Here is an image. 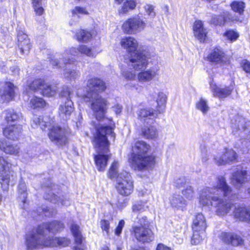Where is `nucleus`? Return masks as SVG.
Listing matches in <instances>:
<instances>
[{
	"instance_id": "1",
	"label": "nucleus",
	"mask_w": 250,
	"mask_h": 250,
	"mask_svg": "<svg viewBox=\"0 0 250 250\" xmlns=\"http://www.w3.org/2000/svg\"><path fill=\"white\" fill-rule=\"evenodd\" d=\"M87 87V92L83 98L92 110L93 116L98 121L106 120L109 123V120H112L105 118L109 103L106 99L99 94L106 88L105 82L99 78H93L88 80Z\"/></svg>"
},
{
	"instance_id": "2",
	"label": "nucleus",
	"mask_w": 250,
	"mask_h": 250,
	"mask_svg": "<svg viewBox=\"0 0 250 250\" xmlns=\"http://www.w3.org/2000/svg\"><path fill=\"white\" fill-rule=\"evenodd\" d=\"M109 121L108 125H102L97 129L96 135L93 140L94 146L97 153V155H95L94 160L99 171L104 170L110 158V155L108 154L109 143L106 136H110L113 140L115 138V134L111 126L112 121Z\"/></svg>"
},
{
	"instance_id": "3",
	"label": "nucleus",
	"mask_w": 250,
	"mask_h": 250,
	"mask_svg": "<svg viewBox=\"0 0 250 250\" xmlns=\"http://www.w3.org/2000/svg\"><path fill=\"white\" fill-rule=\"evenodd\" d=\"M150 146L145 142L138 141L132 147L130 162L135 169L142 170L154 165V157L147 154Z\"/></svg>"
},
{
	"instance_id": "4",
	"label": "nucleus",
	"mask_w": 250,
	"mask_h": 250,
	"mask_svg": "<svg viewBox=\"0 0 250 250\" xmlns=\"http://www.w3.org/2000/svg\"><path fill=\"white\" fill-rule=\"evenodd\" d=\"M212 189L204 188L200 192L199 200L203 206H211L216 208V213L219 216H224L230 210L233 205L229 202L219 198L217 196H212Z\"/></svg>"
},
{
	"instance_id": "5",
	"label": "nucleus",
	"mask_w": 250,
	"mask_h": 250,
	"mask_svg": "<svg viewBox=\"0 0 250 250\" xmlns=\"http://www.w3.org/2000/svg\"><path fill=\"white\" fill-rule=\"evenodd\" d=\"M71 243L69 239L65 237H48L46 239L36 237L32 235L26 238L25 245L28 250L43 248L65 247Z\"/></svg>"
},
{
	"instance_id": "6",
	"label": "nucleus",
	"mask_w": 250,
	"mask_h": 250,
	"mask_svg": "<svg viewBox=\"0 0 250 250\" xmlns=\"http://www.w3.org/2000/svg\"><path fill=\"white\" fill-rule=\"evenodd\" d=\"M79 52L92 58L95 57L98 54L92 48L83 44L80 45L77 49L71 48L69 50H66L63 54H56L50 62L54 66L62 67L63 64L74 62L75 59L72 56H77Z\"/></svg>"
},
{
	"instance_id": "7",
	"label": "nucleus",
	"mask_w": 250,
	"mask_h": 250,
	"mask_svg": "<svg viewBox=\"0 0 250 250\" xmlns=\"http://www.w3.org/2000/svg\"><path fill=\"white\" fill-rule=\"evenodd\" d=\"M146 23L141 14L135 15L125 20L122 26L123 32L132 35L141 32L146 27Z\"/></svg>"
},
{
	"instance_id": "8",
	"label": "nucleus",
	"mask_w": 250,
	"mask_h": 250,
	"mask_svg": "<svg viewBox=\"0 0 250 250\" xmlns=\"http://www.w3.org/2000/svg\"><path fill=\"white\" fill-rule=\"evenodd\" d=\"M64 228V225L59 221H53L40 225L26 235V238L33 235L36 237L46 239L47 233H55L60 232Z\"/></svg>"
},
{
	"instance_id": "9",
	"label": "nucleus",
	"mask_w": 250,
	"mask_h": 250,
	"mask_svg": "<svg viewBox=\"0 0 250 250\" xmlns=\"http://www.w3.org/2000/svg\"><path fill=\"white\" fill-rule=\"evenodd\" d=\"M116 188L121 195L127 196L132 193L134 188L131 175L126 171L119 173L117 177Z\"/></svg>"
},
{
	"instance_id": "10",
	"label": "nucleus",
	"mask_w": 250,
	"mask_h": 250,
	"mask_svg": "<svg viewBox=\"0 0 250 250\" xmlns=\"http://www.w3.org/2000/svg\"><path fill=\"white\" fill-rule=\"evenodd\" d=\"M15 179L14 172L9 170V163L3 157H0V183L3 190H7L9 184H14Z\"/></svg>"
},
{
	"instance_id": "11",
	"label": "nucleus",
	"mask_w": 250,
	"mask_h": 250,
	"mask_svg": "<svg viewBox=\"0 0 250 250\" xmlns=\"http://www.w3.org/2000/svg\"><path fill=\"white\" fill-rule=\"evenodd\" d=\"M148 59V55L145 52L137 51L131 53L129 56V66L135 70H142L146 67Z\"/></svg>"
},
{
	"instance_id": "12",
	"label": "nucleus",
	"mask_w": 250,
	"mask_h": 250,
	"mask_svg": "<svg viewBox=\"0 0 250 250\" xmlns=\"http://www.w3.org/2000/svg\"><path fill=\"white\" fill-rule=\"evenodd\" d=\"M30 88L34 91L40 89L42 95L47 97L54 96L58 90L56 86L46 83L41 79L35 80L30 85Z\"/></svg>"
},
{
	"instance_id": "13",
	"label": "nucleus",
	"mask_w": 250,
	"mask_h": 250,
	"mask_svg": "<svg viewBox=\"0 0 250 250\" xmlns=\"http://www.w3.org/2000/svg\"><path fill=\"white\" fill-rule=\"evenodd\" d=\"M132 233L136 239L143 243H149L154 239L152 231L148 227H132Z\"/></svg>"
},
{
	"instance_id": "14",
	"label": "nucleus",
	"mask_w": 250,
	"mask_h": 250,
	"mask_svg": "<svg viewBox=\"0 0 250 250\" xmlns=\"http://www.w3.org/2000/svg\"><path fill=\"white\" fill-rule=\"evenodd\" d=\"M212 189V196H215V194H218L219 193H222L224 197L229 198L232 195V189L228 185L226 179L222 176H219L217 177L216 185L213 186L212 188L206 187Z\"/></svg>"
},
{
	"instance_id": "15",
	"label": "nucleus",
	"mask_w": 250,
	"mask_h": 250,
	"mask_svg": "<svg viewBox=\"0 0 250 250\" xmlns=\"http://www.w3.org/2000/svg\"><path fill=\"white\" fill-rule=\"evenodd\" d=\"M48 136L52 142L59 146L65 145L67 142L65 130L58 126H53L51 128Z\"/></svg>"
},
{
	"instance_id": "16",
	"label": "nucleus",
	"mask_w": 250,
	"mask_h": 250,
	"mask_svg": "<svg viewBox=\"0 0 250 250\" xmlns=\"http://www.w3.org/2000/svg\"><path fill=\"white\" fill-rule=\"evenodd\" d=\"M158 112L152 108L147 107L140 109L138 113V119L143 123H149L154 121L157 117Z\"/></svg>"
},
{
	"instance_id": "17",
	"label": "nucleus",
	"mask_w": 250,
	"mask_h": 250,
	"mask_svg": "<svg viewBox=\"0 0 250 250\" xmlns=\"http://www.w3.org/2000/svg\"><path fill=\"white\" fill-rule=\"evenodd\" d=\"M236 153L231 149H226L221 155L214 158L215 163L218 166L225 165L234 162L237 159Z\"/></svg>"
},
{
	"instance_id": "18",
	"label": "nucleus",
	"mask_w": 250,
	"mask_h": 250,
	"mask_svg": "<svg viewBox=\"0 0 250 250\" xmlns=\"http://www.w3.org/2000/svg\"><path fill=\"white\" fill-rule=\"evenodd\" d=\"M159 67H152L150 68L142 71L137 75V80L140 83H147L153 80L156 76H158Z\"/></svg>"
},
{
	"instance_id": "19",
	"label": "nucleus",
	"mask_w": 250,
	"mask_h": 250,
	"mask_svg": "<svg viewBox=\"0 0 250 250\" xmlns=\"http://www.w3.org/2000/svg\"><path fill=\"white\" fill-rule=\"evenodd\" d=\"M14 85L10 82L5 83L0 89V102H9L14 96Z\"/></svg>"
},
{
	"instance_id": "20",
	"label": "nucleus",
	"mask_w": 250,
	"mask_h": 250,
	"mask_svg": "<svg viewBox=\"0 0 250 250\" xmlns=\"http://www.w3.org/2000/svg\"><path fill=\"white\" fill-rule=\"evenodd\" d=\"M22 127L20 125H9L3 129V133L7 138L16 140L19 138L21 133Z\"/></svg>"
},
{
	"instance_id": "21",
	"label": "nucleus",
	"mask_w": 250,
	"mask_h": 250,
	"mask_svg": "<svg viewBox=\"0 0 250 250\" xmlns=\"http://www.w3.org/2000/svg\"><path fill=\"white\" fill-rule=\"evenodd\" d=\"M207 227L206 220L202 213H198L193 220V231H200L202 234H204Z\"/></svg>"
},
{
	"instance_id": "22",
	"label": "nucleus",
	"mask_w": 250,
	"mask_h": 250,
	"mask_svg": "<svg viewBox=\"0 0 250 250\" xmlns=\"http://www.w3.org/2000/svg\"><path fill=\"white\" fill-rule=\"evenodd\" d=\"M220 238L224 243L234 246H238L243 243V240L241 237L233 233L222 232Z\"/></svg>"
},
{
	"instance_id": "23",
	"label": "nucleus",
	"mask_w": 250,
	"mask_h": 250,
	"mask_svg": "<svg viewBox=\"0 0 250 250\" xmlns=\"http://www.w3.org/2000/svg\"><path fill=\"white\" fill-rule=\"evenodd\" d=\"M210 86L214 96L221 99L230 95L233 90V88L230 86H226L224 88L219 87L213 82L210 83Z\"/></svg>"
},
{
	"instance_id": "24",
	"label": "nucleus",
	"mask_w": 250,
	"mask_h": 250,
	"mask_svg": "<svg viewBox=\"0 0 250 250\" xmlns=\"http://www.w3.org/2000/svg\"><path fill=\"white\" fill-rule=\"evenodd\" d=\"M247 179V172L245 169H238L232 174L231 181L237 188H239Z\"/></svg>"
},
{
	"instance_id": "25",
	"label": "nucleus",
	"mask_w": 250,
	"mask_h": 250,
	"mask_svg": "<svg viewBox=\"0 0 250 250\" xmlns=\"http://www.w3.org/2000/svg\"><path fill=\"white\" fill-rule=\"evenodd\" d=\"M73 104L71 100L62 101V104L59 109V115L62 118L66 120L73 112Z\"/></svg>"
},
{
	"instance_id": "26",
	"label": "nucleus",
	"mask_w": 250,
	"mask_h": 250,
	"mask_svg": "<svg viewBox=\"0 0 250 250\" xmlns=\"http://www.w3.org/2000/svg\"><path fill=\"white\" fill-rule=\"evenodd\" d=\"M122 47L126 49L130 53L136 52L137 50L138 44L137 40L131 37L123 38L120 42Z\"/></svg>"
},
{
	"instance_id": "27",
	"label": "nucleus",
	"mask_w": 250,
	"mask_h": 250,
	"mask_svg": "<svg viewBox=\"0 0 250 250\" xmlns=\"http://www.w3.org/2000/svg\"><path fill=\"white\" fill-rule=\"evenodd\" d=\"M193 30L194 36L200 42H204L207 36V31L204 27L201 21H196L193 24Z\"/></svg>"
},
{
	"instance_id": "28",
	"label": "nucleus",
	"mask_w": 250,
	"mask_h": 250,
	"mask_svg": "<svg viewBox=\"0 0 250 250\" xmlns=\"http://www.w3.org/2000/svg\"><path fill=\"white\" fill-rule=\"evenodd\" d=\"M208 60L215 64H222L226 62L227 58L222 50L215 48L208 56Z\"/></svg>"
},
{
	"instance_id": "29",
	"label": "nucleus",
	"mask_w": 250,
	"mask_h": 250,
	"mask_svg": "<svg viewBox=\"0 0 250 250\" xmlns=\"http://www.w3.org/2000/svg\"><path fill=\"white\" fill-rule=\"evenodd\" d=\"M169 202L172 208L177 210H184L187 206V202L182 196L179 194H173L169 198Z\"/></svg>"
},
{
	"instance_id": "30",
	"label": "nucleus",
	"mask_w": 250,
	"mask_h": 250,
	"mask_svg": "<svg viewBox=\"0 0 250 250\" xmlns=\"http://www.w3.org/2000/svg\"><path fill=\"white\" fill-rule=\"evenodd\" d=\"M234 216L240 220L250 221V210L243 207H235Z\"/></svg>"
},
{
	"instance_id": "31",
	"label": "nucleus",
	"mask_w": 250,
	"mask_h": 250,
	"mask_svg": "<svg viewBox=\"0 0 250 250\" xmlns=\"http://www.w3.org/2000/svg\"><path fill=\"white\" fill-rule=\"evenodd\" d=\"M137 5V0H125L118 9V13L120 15L126 14L135 9Z\"/></svg>"
},
{
	"instance_id": "32",
	"label": "nucleus",
	"mask_w": 250,
	"mask_h": 250,
	"mask_svg": "<svg viewBox=\"0 0 250 250\" xmlns=\"http://www.w3.org/2000/svg\"><path fill=\"white\" fill-rule=\"evenodd\" d=\"M0 149L5 153L12 155H17L20 151V148L17 145H11L6 141L0 142Z\"/></svg>"
},
{
	"instance_id": "33",
	"label": "nucleus",
	"mask_w": 250,
	"mask_h": 250,
	"mask_svg": "<svg viewBox=\"0 0 250 250\" xmlns=\"http://www.w3.org/2000/svg\"><path fill=\"white\" fill-rule=\"evenodd\" d=\"M143 136L147 139H155L158 136V131L156 128L152 125L144 127L142 129Z\"/></svg>"
},
{
	"instance_id": "34",
	"label": "nucleus",
	"mask_w": 250,
	"mask_h": 250,
	"mask_svg": "<svg viewBox=\"0 0 250 250\" xmlns=\"http://www.w3.org/2000/svg\"><path fill=\"white\" fill-rule=\"evenodd\" d=\"M225 16H216L211 15V19L210 23L215 25H223L228 20L233 21V19L229 17V13L227 12L225 13Z\"/></svg>"
},
{
	"instance_id": "35",
	"label": "nucleus",
	"mask_w": 250,
	"mask_h": 250,
	"mask_svg": "<svg viewBox=\"0 0 250 250\" xmlns=\"http://www.w3.org/2000/svg\"><path fill=\"white\" fill-rule=\"evenodd\" d=\"M44 198L46 200H50L54 203H61L62 205L65 206H67L69 204V201L66 199L64 198L63 197H58L54 193H46L44 196Z\"/></svg>"
},
{
	"instance_id": "36",
	"label": "nucleus",
	"mask_w": 250,
	"mask_h": 250,
	"mask_svg": "<svg viewBox=\"0 0 250 250\" xmlns=\"http://www.w3.org/2000/svg\"><path fill=\"white\" fill-rule=\"evenodd\" d=\"M156 102L157 103V111L158 112V113H163L165 110L167 102L166 95L163 93H159Z\"/></svg>"
},
{
	"instance_id": "37",
	"label": "nucleus",
	"mask_w": 250,
	"mask_h": 250,
	"mask_svg": "<svg viewBox=\"0 0 250 250\" xmlns=\"http://www.w3.org/2000/svg\"><path fill=\"white\" fill-rule=\"evenodd\" d=\"M71 232L74 237L75 243L78 244H82L83 237L79 229V227L73 224L70 227Z\"/></svg>"
},
{
	"instance_id": "38",
	"label": "nucleus",
	"mask_w": 250,
	"mask_h": 250,
	"mask_svg": "<svg viewBox=\"0 0 250 250\" xmlns=\"http://www.w3.org/2000/svg\"><path fill=\"white\" fill-rule=\"evenodd\" d=\"M196 108L201 111L203 114H206L209 110V106L208 102L205 99L201 98L196 104Z\"/></svg>"
},
{
	"instance_id": "39",
	"label": "nucleus",
	"mask_w": 250,
	"mask_h": 250,
	"mask_svg": "<svg viewBox=\"0 0 250 250\" xmlns=\"http://www.w3.org/2000/svg\"><path fill=\"white\" fill-rule=\"evenodd\" d=\"M48 120L47 117H44L41 119L37 116H35L33 118V122L36 125H39L41 129L43 130L47 126H49L51 124L50 122H48Z\"/></svg>"
},
{
	"instance_id": "40",
	"label": "nucleus",
	"mask_w": 250,
	"mask_h": 250,
	"mask_svg": "<svg viewBox=\"0 0 250 250\" xmlns=\"http://www.w3.org/2000/svg\"><path fill=\"white\" fill-rule=\"evenodd\" d=\"M6 112L5 119L7 122L18 121L21 117V113H17L14 110H7Z\"/></svg>"
},
{
	"instance_id": "41",
	"label": "nucleus",
	"mask_w": 250,
	"mask_h": 250,
	"mask_svg": "<svg viewBox=\"0 0 250 250\" xmlns=\"http://www.w3.org/2000/svg\"><path fill=\"white\" fill-rule=\"evenodd\" d=\"M91 36L92 35L90 32L84 30H81L76 34L77 39L80 42H87L91 39Z\"/></svg>"
},
{
	"instance_id": "42",
	"label": "nucleus",
	"mask_w": 250,
	"mask_h": 250,
	"mask_svg": "<svg viewBox=\"0 0 250 250\" xmlns=\"http://www.w3.org/2000/svg\"><path fill=\"white\" fill-rule=\"evenodd\" d=\"M230 6L232 10L234 12H237L240 14H242L244 11L245 3L242 1H233L231 4Z\"/></svg>"
},
{
	"instance_id": "43",
	"label": "nucleus",
	"mask_w": 250,
	"mask_h": 250,
	"mask_svg": "<svg viewBox=\"0 0 250 250\" xmlns=\"http://www.w3.org/2000/svg\"><path fill=\"white\" fill-rule=\"evenodd\" d=\"M245 119L239 116L235 117V123H232V126L233 128H238L239 130H244L246 128L245 126Z\"/></svg>"
},
{
	"instance_id": "44",
	"label": "nucleus",
	"mask_w": 250,
	"mask_h": 250,
	"mask_svg": "<svg viewBox=\"0 0 250 250\" xmlns=\"http://www.w3.org/2000/svg\"><path fill=\"white\" fill-rule=\"evenodd\" d=\"M45 104V103L42 99L37 97L32 99L30 101L31 107L34 109L43 107Z\"/></svg>"
},
{
	"instance_id": "45",
	"label": "nucleus",
	"mask_w": 250,
	"mask_h": 250,
	"mask_svg": "<svg viewBox=\"0 0 250 250\" xmlns=\"http://www.w3.org/2000/svg\"><path fill=\"white\" fill-rule=\"evenodd\" d=\"M148 206L146 203H143L142 201L136 203L132 207V211L134 213H141L145 211L148 208Z\"/></svg>"
},
{
	"instance_id": "46",
	"label": "nucleus",
	"mask_w": 250,
	"mask_h": 250,
	"mask_svg": "<svg viewBox=\"0 0 250 250\" xmlns=\"http://www.w3.org/2000/svg\"><path fill=\"white\" fill-rule=\"evenodd\" d=\"M205 236V232H204V234H202L200 231H193V234L191 241V244L193 245L199 244Z\"/></svg>"
},
{
	"instance_id": "47",
	"label": "nucleus",
	"mask_w": 250,
	"mask_h": 250,
	"mask_svg": "<svg viewBox=\"0 0 250 250\" xmlns=\"http://www.w3.org/2000/svg\"><path fill=\"white\" fill-rule=\"evenodd\" d=\"M18 45L22 54H27L31 48L29 39H26L25 41L19 43Z\"/></svg>"
},
{
	"instance_id": "48",
	"label": "nucleus",
	"mask_w": 250,
	"mask_h": 250,
	"mask_svg": "<svg viewBox=\"0 0 250 250\" xmlns=\"http://www.w3.org/2000/svg\"><path fill=\"white\" fill-rule=\"evenodd\" d=\"M182 193L186 198L191 200L194 197V191L191 186L187 185L182 190Z\"/></svg>"
},
{
	"instance_id": "49",
	"label": "nucleus",
	"mask_w": 250,
	"mask_h": 250,
	"mask_svg": "<svg viewBox=\"0 0 250 250\" xmlns=\"http://www.w3.org/2000/svg\"><path fill=\"white\" fill-rule=\"evenodd\" d=\"M118 163L114 161L111 165L108 171V176L110 179L116 178L119 174H118L117 168L118 167Z\"/></svg>"
},
{
	"instance_id": "50",
	"label": "nucleus",
	"mask_w": 250,
	"mask_h": 250,
	"mask_svg": "<svg viewBox=\"0 0 250 250\" xmlns=\"http://www.w3.org/2000/svg\"><path fill=\"white\" fill-rule=\"evenodd\" d=\"M72 94V91L70 88L66 87L62 90L60 96L62 98V101H66L70 99V96Z\"/></svg>"
},
{
	"instance_id": "51",
	"label": "nucleus",
	"mask_w": 250,
	"mask_h": 250,
	"mask_svg": "<svg viewBox=\"0 0 250 250\" xmlns=\"http://www.w3.org/2000/svg\"><path fill=\"white\" fill-rule=\"evenodd\" d=\"M224 36L227 37L228 40L231 41H233L238 38L239 34L237 32L233 30H230L227 31L225 33Z\"/></svg>"
},
{
	"instance_id": "52",
	"label": "nucleus",
	"mask_w": 250,
	"mask_h": 250,
	"mask_svg": "<svg viewBox=\"0 0 250 250\" xmlns=\"http://www.w3.org/2000/svg\"><path fill=\"white\" fill-rule=\"evenodd\" d=\"M144 8L146 14L151 18H154L155 16L154 7L152 5L146 4L144 6Z\"/></svg>"
},
{
	"instance_id": "53",
	"label": "nucleus",
	"mask_w": 250,
	"mask_h": 250,
	"mask_svg": "<svg viewBox=\"0 0 250 250\" xmlns=\"http://www.w3.org/2000/svg\"><path fill=\"white\" fill-rule=\"evenodd\" d=\"M72 13L74 16L79 14H88V12L86 11L85 8L79 6L75 7L72 10Z\"/></svg>"
},
{
	"instance_id": "54",
	"label": "nucleus",
	"mask_w": 250,
	"mask_h": 250,
	"mask_svg": "<svg viewBox=\"0 0 250 250\" xmlns=\"http://www.w3.org/2000/svg\"><path fill=\"white\" fill-rule=\"evenodd\" d=\"M18 190L21 194V196L22 195L23 202H25V198L26 197V194L25 191L26 190V186L24 183L21 182L18 186Z\"/></svg>"
},
{
	"instance_id": "55",
	"label": "nucleus",
	"mask_w": 250,
	"mask_h": 250,
	"mask_svg": "<svg viewBox=\"0 0 250 250\" xmlns=\"http://www.w3.org/2000/svg\"><path fill=\"white\" fill-rule=\"evenodd\" d=\"M186 180L184 177H181L176 179L174 182V185L177 188H185L186 186Z\"/></svg>"
},
{
	"instance_id": "56",
	"label": "nucleus",
	"mask_w": 250,
	"mask_h": 250,
	"mask_svg": "<svg viewBox=\"0 0 250 250\" xmlns=\"http://www.w3.org/2000/svg\"><path fill=\"white\" fill-rule=\"evenodd\" d=\"M65 76L70 79H76L79 76V72L74 70L68 71L65 73Z\"/></svg>"
},
{
	"instance_id": "57",
	"label": "nucleus",
	"mask_w": 250,
	"mask_h": 250,
	"mask_svg": "<svg viewBox=\"0 0 250 250\" xmlns=\"http://www.w3.org/2000/svg\"><path fill=\"white\" fill-rule=\"evenodd\" d=\"M122 75L125 79L128 80H133L136 78L135 74L129 71H124L122 73Z\"/></svg>"
},
{
	"instance_id": "58",
	"label": "nucleus",
	"mask_w": 250,
	"mask_h": 250,
	"mask_svg": "<svg viewBox=\"0 0 250 250\" xmlns=\"http://www.w3.org/2000/svg\"><path fill=\"white\" fill-rule=\"evenodd\" d=\"M18 43L24 42L26 39H29L27 35L22 31H19L17 35Z\"/></svg>"
},
{
	"instance_id": "59",
	"label": "nucleus",
	"mask_w": 250,
	"mask_h": 250,
	"mask_svg": "<svg viewBox=\"0 0 250 250\" xmlns=\"http://www.w3.org/2000/svg\"><path fill=\"white\" fill-rule=\"evenodd\" d=\"M42 210L45 216H52L56 214V210L53 208H42Z\"/></svg>"
},
{
	"instance_id": "60",
	"label": "nucleus",
	"mask_w": 250,
	"mask_h": 250,
	"mask_svg": "<svg viewBox=\"0 0 250 250\" xmlns=\"http://www.w3.org/2000/svg\"><path fill=\"white\" fill-rule=\"evenodd\" d=\"M125 224V222L123 220H122L119 222L118 226L115 229V233L116 235H119L121 233L122 229L124 228Z\"/></svg>"
},
{
	"instance_id": "61",
	"label": "nucleus",
	"mask_w": 250,
	"mask_h": 250,
	"mask_svg": "<svg viewBox=\"0 0 250 250\" xmlns=\"http://www.w3.org/2000/svg\"><path fill=\"white\" fill-rule=\"evenodd\" d=\"M101 225L103 230H105L107 233H108L109 229V222L105 220H101Z\"/></svg>"
},
{
	"instance_id": "62",
	"label": "nucleus",
	"mask_w": 250,
	"mask_h": 250,
	"mask_svg": "<svg viewBox=\"0 0 250 250\" xmlns=\"http://www.w3.org/2000/svg\"><path fill=\"white\" fill-rule=\"evenodd\" d=\"M138 223L140 226H137L138 227H148V221H147L146 217L145 216L142 217L139 219Z\"/></svg>"
},
{
	"instance_id": "63",
	"label": "nucleus",
	"mask_w": 250,
	"mask_h": 250,
	"mask_svg": "<svg viewBox=\"0 0 250 250\" xmlns=\"http://www.w3.org/2000/svg\"><path fill=\"white\" fill-rule=\"evenodd\" d=\"M156 250H172V249L162 243H159L157 246Z\"/></svg>"
},
{
	"instance_id": "64",
	"label": "nucleus",
	"mask_w": 250,
	"mask_h": 250,
	"mask_svg": "<svg viewBox=\"0 0 250 250\" xmlns=\"http://www.w3.org/2000/svg\"><path fill=\"white\" fill-rule=\"evenodd\" d=\"M244 70L247 73H250V62L246 61L242 65Z\"/></svg>"
}]
</instances>
